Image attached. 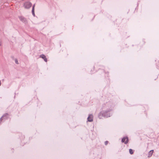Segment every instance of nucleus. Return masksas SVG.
Wrapping results in <instances>:
<instances>
[{
    "mask_svg": "<svg viewBox=\"0 0 159 159\" xmlns=\"http://www.w3.org/2000/svg\"><path fill=\"white\" fill-rule=\"evenodd\" d=\"M121 142L124 143L125 144H127L129 142V139L128 137L126 136L123 137L122 139Z\"/></svg>",
    "mask_w": 159,
    "mask_h": 159,
    "instance_id": "4",
    "label": "nucleus"
},
{
    "mask_svg": "<svg viewBox=\"0 0 159 159\" xmlns=\"http://www.w3.org/2000/svg\"><path fill=\"white\" fill-rule=\"evenodd\" d=\"M114 106V105L111 101H109L103 104L102 108V109H106L107 110L112 109V110Z\"/></svg>",
    "mask_w": 159,
    "mask_h": 159,
    "instance_id": "2",
    "label": "nucleus"
},
{
    "mask_svg": "<svg viewBox=\"0 0 159 159\" xmlns=\"http://www.w3.org/2000/svg\"><path fill=\"white\" fill-rule=\"evenodd\" d=\"M153 152V150H152L148 152V157H150L152 156Z\"/></svg>",
    "mask_w": 159,
    "mask_h": 159,
    "instance_id": "9",
    "label": "nucleus"
},
{
    "mask_svg": "<svg viewBox=\"0 0 159 159\" xmlns=\"http://www.w3.org/2000/svg\"><path fill=\"white\" fill-rule=\"evenodd\" d=\"M40 57L42 58V59H43L44 61L47 62V58L46 57V56L44 55V54H41L40 56Z\"/></svg>",
    "mask_w": 159,
    "mask_h": 159,
    "instance_id": "7",
    "label": "nucleus"
},
{
    "mask_svg": "<svg viewBox=\"0 0 159 159\" xmlns=\"http://www.w3.org/2000/svg\"><path fill=\"white\" fill-rule=\"evenodd\" d=\"M35 4H34L32 7V13L33 15L34 16H35V14L34 13V7H35Z\"/></svg>",
    "mask_w": 159,
    "mask_h": 159,
    "instance_id": "8",
    "label": "nucleus"
},
{
    "mask_svg": "<svg viewBox=\"0 0 159 159\" xmlns=\"http://www.w3.org/2000/svg\"><path fill=\"white\" fill-rule=\"evenodd\" d=\"M15 62L16 64H19V63L18 62V61L17 59H15Z\"/></svg>",
    "mask_w": 159,
    "mask_h": 159,
    "instance_id": "11",
    "label": "nucleus"
},
{
    "mask_svg": "<svg viewBox=\"0 0 159 159\" xmlns=\"http://www.w3.org/2000/svg\"><path fill=\"white\" fill-rule=\"evenodd\" d=\"M129 152L130 154H133L134 151L132 149H129Z\"/></svg>",
    "mask_w": 159,
    "mask_h": 159,
    "instance_id": "10",
    "label": "nucleus"
},
{
    "mask_svg": "<svg viewBox=\"0 0 159 159\" xmlns=\"http://www.w3.org/2000/svg\"><path fill=\"white\" fill-rule=\"evenodd\" d=\"M32 5L31 2H27L24 3V6L25 8L29 9L31 7Z\"/></svg>",
    "mask_w": 159,
    "mask_h": 159,
    "instance_id": "3",
    "label": "nucleus"
},
{
    "mask_svg": "<svg viewBox=\"0 0 159 159\" xmlns=\"http://www.w3.org/2000/svg\"><path fill=\"white\" fill-rule=\"evenodd\" d=\"M19 17L20 20L23 22L25 23H27V20L23 16H20Z\"/></svg>",
    "mask_w": 159,
    "mask_h": 159,
    "instance_id": "5",
    "label": "nucleus"
},
{
    "mask_svg": "<svg viewBox=\"0 0 159 159\" xmlns=\"http://www.w3.org/2000/svg\"><path fill=\"white\" fill-rule=\"evenodd\" d=\"M1 45V43L0 42V46Z\"/></svg>",
    "mask_w": 159,
    "mask_h": 159,
    "instance_id": "13",
    "label": "nucleus"
},
{
    "mask_svg": "<svg viewBox=\"0 0 159 159\" xmlns=\"http://www.w3.org/2000/svg\"><path fill=\"white\" fill-rule=\"evenodd\" d=\"M108 142L107 141H105V145H107L108 144Z\"/></svg>",
    "mask_w": 159,
    "mask_h": 159,
    "instance_id": "12",
    "label": "nucleus"
},
{
    "mask_svg": "<svg viewBox=\"0 0 159 159\" xmlns=\"http://www.w3.org/2000/svg\"><path fill=\"white\" fill-rule=\"evenodd\" d=\"M93 117L92 115H89L87 118L88 121L90 122H92L93 121Z\"/></svg>",
    "mask_w": 159,
    "mask_h": 159,
    "instance_id": "6",
    "label": "nucleus"
},
{
    "mask_svg": "<svg viewBox=\"0 0 159 159\" xmlns=\"http://www.w3.org/2000/svg\"><path fill=\"white\" fill-rule=\"evenodd\" d=\"M112 109H109L108 110H103L101 111L98 114V116L99 119H101L103 117L106 118L110 117L111 116L113 113L111 112Z\"/></svg>",
    "mask_w": 159,
    "mask_h": 159,
    "instance_id": "1",
    "label": "nucleus"
}]
</instances>
